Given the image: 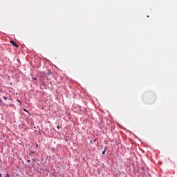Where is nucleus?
<instances>
[{
    "label": "nucleus",
    "instance_id": "obj_1",
    "mask_svg": "<svg viewBox=\"0 0 177 177\" xmlns=\"http://www.w3.org/2000/svg\"><path fill=\"white\" fill-rule=\"evenodd\" d=\"M10 42L13 46H15V48H19V45L16 44V43L13 40H10Z\"/></svg>",
    "mask_w": 177,
    "mask_h": 177
},
{
    "label": "nucleus",
    "instance_id": "obj_2",
    "mask_svg": "<svg viewBox=\"0 0 177 177\" xmlns=\"http://www.w3.org/2000/svg\"><path fill=\"white\" fill-rule=\"evenodd\" d=\"M106 153V148H104V150L102 151V154H105Z\"/></svg>",
    "mask_w": 177,
    "mask_h": 177
},
{
    "label": "nucleus",
    "instance_id": "obj_3",
    "mask_svg": "<svg viewBox=\"0 0 177 177\" xmlns=\"http://www.w3.org/2000/svg\"><path fill=\"white\" fill-rule=\"evenodd\" d=\"M3 99H4V100H8V97H3Z\"/></svg>",
    "mask_w": 177,
    "mask_h": 177
},
{
    "label": "nucleus",
    "instance_id": "obj_4",
    "mask_svg": "<svg viewBox=\"0 0 177 177\" xmlns=\"http://www.w3.org/2000/svg\"><path fill=\"white\" fill-rule=\"evenodd\" d=\"M57 129H60V127L57 126Z\"/></svg>",
    "mask_w": 177,
    "mask_h": 177
},
{
    "label": "nucleus",
    "instance_id": "obj_5",
    "mask_svg": "<svg viewBox=\"0 0 177 177\" xmlns=\"http://www.w3.org/2000/svg\"><path fill=\"white\" fill-rule=\"evenodd\" d=\"M36 147L38 148V144H36Z\"/></svg>",
    "mask_w": 177,
    "mask_h": 177
},
{
    "label": "nucleus",
    "instance_id": "obj_6",
    "mask_svg": "<svg viewBox=\"0 0 177 177\" xmlns=\"http://www.w3.org/2000/svg\"><path fill=\"white\" fill-rule=\"evenodd\" d=\"M0 102L2 103V100L0 99Z\"/></svg>",
    "mask_w": 177,
    "mask_h": 177
},
{
    "label": "nucleus",
    "instance_id": "obj_7",
    "mask_svg": "<svg viewBox=\"0 0 177 177\" xmlns=\"http://www.w3.org/2000/svg\"><path fill=\"white\" fill-rule=\"evenodd\" d=\"M33 80H37V77H34Z\"/></svg>",
    "mask_w": 177,
    "mask_h": 177
},
{
    "label": "nucleus",
    "instance_id": "obj_8",
    "mask_svg": "<svg viewBox=\"0 0 177 177\" xmlns=\"http://www.w3.org/2000/svg\"><path fill=\"white\" fill-rule=\"evenodd\" d=\"M19 102H20V104H21V102H20L19 100H18Z\"/></svg>",
    "mask_w": 177,
    "mask_h": 177
},
{
    "label": "nucleus",
    "instance_id": "obj_9",
    "mask_svg": "<svg viewBox=\"0 0 177 177\" xmlns=\"http://www.w3.org/2000/svg\"><path fill=\"white\" fill-rule=\"evenodd\" d=\"M24 111H27V110L26 109H24Z\"/></svg>",
    "mask_w": 177,
    "mask_h": 177
},
{
    "label": "nucleus",
    "instance_id": "obj_10",
    "mask_svg": "<svg viewBox=\"0 0 177 177\" xmlns=\"http://www.w3.org/2000/svg\"><path fill=\"white\" fill-rule=\"evenodd\" d=\"M0 177H2V174H0Z\"/></svg>",
    "mask_w": 177,
    "mask_h": 177
}]
</instances>
